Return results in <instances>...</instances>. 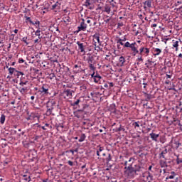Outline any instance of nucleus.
Listing matches in <instances>:
<instances>
[{"label": "nucleus", "mask_w": 182, "mask_h": 182, "mask_svg": "<svg viewBox=\"0 0 182 182\" xmlns=\"http://www.w3.org/2000/svg\"><path fill=\"white\" fill-rule=\"evenodd\" d=\"M151 168H152V166H150L149 167V170H151Z\"/></svg>", "instance_id": "nucleus-64"}, {"label": "nucleus", "mask_w": 182, "mask_h": 182, "mask_svg": "<svg viewBox=\"0 0 182 182\" xmlns=\"http://www.w3.org/2000/svg\"><path fill=\"white\" fill-rule=\"evenodd\" d=\"M23 62H25V60H23V59H22V58L18 59V63H23Z\"/></svg>", "instance_id": "nucleus-43"}, {"label": "nucleus", "mask_w": 182, "mask_h": 182, "mask_svg": "<svg viewBox=\"0 0 182 182\" xmlns=\"http://www.w3.org/2000/svg\"><path fill=\"white\" fill-rule=\"evenodd\" d=\"M100 79H102V76H100L99 74H96L95 76L94 82L95 83H100Z\"/></svg>", "instance_id": "nucleus-15"}, {"label": "nucleus", "mask_w": 182, "mask_h": 182, "mask_svg": "<svg viewBox=\"0 0 182 182\" xmlns=\"http://www.w3.org/2000/svg\"><path fill=\"white\" fill-rule=\"evenodd\" d=\"M33 118L34 122H38V123H39V116L33 115Z\"/></svg>", "instance_id": "nucleus-29"}, {"label": "nucleus", "mask_w": 182, "mask_h": 182, "mask_svg": "<svg viewBox=\"0 0 182 182\" xmlns=\"http://www.w3.org/2000/svg\"><path fill=\"white\" fill-rule=\"evenodd\" d=\"M36 36L38 37V39H42V36H41V29H38L35 33Z\"/></svg>", "instance_id": "nucleus-22"}, {"label": "nucleus", "mask_w": 182, "mask_h": 182, "mask_svg": "<svg viewBox=\"0 0 182 182\" xmlns=\"http://www.w3.org/2000/svg\"><path fill=\"white\" fill-rule=\"evenodd\" d=\"M107 161H112V156L110 154L108 155V158L107 159Z\"/></svg>", "instance_id": "nucleus-40"}, {"label": "nucleus", "mask_w": 182, "mask_h": 182, "mask_svg": "<svg viewBox=\"0 0 182 182\" xmlns=\"http://www.w3.org/2000/svg\"><path fill=\"white\" fill-rule=\"evenodd\" d=\"M39 42H41V40L39 41V39L34 40V43H39Z\"/></svg>", "instance_id": "nucleus-45"}, {"label": "nucleus", "mask_w": 182, "mask_h": 182, "mask_svg": "<svg viewBox=\"0 0 182 182\" xmlns=\"http://www.w3.org/2000/svg\"><path fill=\"white\" fill-rule=\"evenodd\" d=\"M95 76H96V75H95V73H93L91 75V77H93V79H95Z\"/></svg>", "instance_id": "nucleus-52"}, {"label": "nucleus", "mask_w": 182, "mask_h": 182, "mask_svg": "<svg viewBox=\"0 0 182 182\" xmlns=\"http://www.w3.org/2000/svg\"><path fill=\"white\" fill-rule=\"evenodd\" d=\"M124 170V174H126L128 176H132V174L134 173V168H133L132 164H130L129 166H125Z\"/></svg>", "instance_id": "nucleus-3"}, {"label": "nucleus", "mask_w": 182, "mask_h": 182, "mask_svg": "<svg viewBox=\"0 0 182 182\" xmlns=\"http://www.w3.org/2000/svg\"><path fill=\"white\" fill-rule=\"evenodd\" d=\"M85 139H86V134H82L80 137V139H79V140H78V141L80 143H82V141H85Z\"/></svg>", "instance_id": "nucleus-19"}, {"label": "nucleus", "mask_w": 182, "mask_h": 182, "mask_svg": "<svg viewBox=\"0 0 182 182\" xmlns=\"http://www.w3.org/2000/svg\"><path fill=\"white\" fill-rule=\"evenodd\" d=\"M178 58H182V54L180 53V54L178 55Z\"/></svg>", "instance_id": "nucleus-61"}, {"label": "nucleus", "mask_w": 182, "mask_h": 182, "mask_svg": "<svg viewBox=\"0 0 182 182\" xmlns=\"http://www.w3.org/2000/svg\"><path fill=\"white\" fill-rule=\"evenodd\" d=\"M154 56H159V55H160V53H161V50H160V48H155L154 50Z\"/></svg>", "instance_id": "nucleus-17"}, {"label": "nucleus", "mask_w": 182, "mask_h": 182, "mask_svg": "<svg viewBox=\"0 0 182 182\" xmlns=\"http://www.w3.org/2000/svg\"><path fill=\"white\" fill-rule=\"evenodd\" d=\"M38 92L43 95H49V85L48 84H43Z\"/></svg>", "instance_id": "nucleus-2"}, {"label": "nucleus", "mask_w": 182, "mask_h": 182, "mask_svg": "<svg viewBox=\"0 0 182 182\" xmlns=\"http://www.w3.org/2000/svg\"><path fill=\"white\" fill-rule=\"evenodd\" d=\"M132 124L135 129H136V127H140V125L139 124V122H134Z\"/></svg>", "instance_id": "nucleus-32"}, {"label": "nucleus", "mask_w": 182, "mask_h": 182, "mask_svg": "<svg viewBox=\"0 0 182 182\" xmlns=\"http://www.w3.org/2000/svg\"><path fill=\"white\" fill-rule=\"evenodd\" d=\"M55 105L54 102H47V114H52V111L53 110V105Z\"/></svg>", "instance_id": "nucleus-7"}, {"label": "nucleus", "mask_w": 182, "mask_h": 182, "mask_svg": "<svg viewBox=\"0 0 182 182\" xmlns=\"http://www.w3.org/2000/svg\"><path fill=\"white\" fill-rule=\"evenodd\" d=\"M151 28H157V24L154 23L151 26Z\"/></svg>", "instance_id": "nucleus-50"}, {"label": "nucleus", "mask_w": 182, "mask_h": 182, "mask_svg": "<svg viewBox=\"0 0 182 182\" xmlns=\"http://www.w3.org/2000/svg\"><path fill=\"white\" fill-rule=\"evenodd\" d=\"M127 39L126 38V37H124L122 39V42H126Z\"/></svg>", "instance_id": "nucleus-51"}, {"label": "nucleus", "mask_w": 182, "mask_h": 182, "mask_svg": "<svg viewBox=\"0 0 182 182\" xmlns=\"http://www.w3.org/2000/svg\"><path fill=\"white\" fill-rule=\"evenodd\" d=\"M176 176H177V174H176V172L171 171V175L168 178H166V180H168V178L169 180H173V178H174Z\"/></svg>", "instance_id": "nucleus-16"}, {"label": "nucleus", "mask_w": 182, "mask_h": 182, "mask_svg": "<svg viewBox=\"0 0 182 182\" xmlns=\"http://www.w3.org/2000/svg\"><path fill=\"white\" fill-rule=\"evenodd\" d=\"M9 75H14V73L15 74V73L16 72V69L14 68H9Z\"/></svg>", "instance_id": "nucleus-21"}, {"label": "nucleus", "mask_w": 182, "mask_h": 182, "mask_svg": "<svg viewBox=\"0 0 182 182\" xmlns=\"http://www.w3.org/2000/svg\"><path fill=\"white\" fill-rule=\"evenodd\" d=\"M173 48H176V52L178 50V41H173Z\"/></svg>", "instance_id": "nucleus-18"}, {"label": "nucleus", "mask_w": 182, "mask_h": 182, "mask_svg": "<svg viewBox=\"0 0 182 182\" xmlns=\"http://www.w3.org/2000/svg\"><path fill=\"white\" fill-rule=\"evenodd\" d=\"M26 83H28V81L23 82V81L21 80L19 85H20V86H25V85H26Z\"/></svg>", "instance_id": "nucleus-33"}, {"label": "nucleus", "mask_w": 182, "mask_h": 182, "mask_svg": "<svg viewBox=\"0 0 182 182\" xmlns=\"http://www.w3.org/2000/svg\"><path fill=\"white\" fill-rule=\"evenodd\" d=\"M109 87H113L114 84L113 82H109Z\"/></svg>", "instance_id": "nucleus-47"}, {"label": "nucleus", "mask_w": 182, "mask_h": 182, "mask_svg": "<svg viewBox=\"0 0 182 182\" xmlns=\"http://www.w3.org/2000/svg\"><path fill=\"white\" fill-rule=\"evenodd\" d=\"M90 22H91V21H90V20H89V19L87 21V23H90Z\"/></svg>", "instance_id": "nucleus-63"}, {"label": "nucleus", "mask_w": 182, "mask_h": 182, "mask_svg": "<svg viewBox=\"0 0 182 182\" xmlns=\"http://www.w3.org/2000/svg\"><path fill=\"white\" fill-rule=\"evenodd\" d=\"M87 28V24L85 23V18H82V21L80 22V26L77 27L78 31L77 32H80V31H86Z\"/></svg>", "instance_id": "nucleus-5"}, {"label": "nucleus", "mask_w": 182, "mask_h": 182, "mask_svg": "<svg viewBox=\"0 0 182 182\" xmlns=\"http://www.w3.org/2000/svg\"><path fill=\"white\" fill-rule=\"evenodd\" d=\"M117 43H120L122 46H124V43H123V41H122V38H119L117 41Z\"/></svg>", "instance_id": "nucleus-34"}, {"label": "nucleus", "mask_w": 182, "mask_h": 182, "mask_svg": "<svg viewBox=\"0 0 182 182\" xmlns=\"http://www.w3.org/2000/svg\"><path fill=\"white\" fill-rule=\"evenodd\" d=\"M137 60L138 62H143V58L141 56L138 57Z\"/></svg>", "instance_id": "nucleus-42"}, {"label": "nucleus", "mask_w": 182, "mask_h": 182, "mask_svg": "<svg viewBox=\"0 0 182 182\" xmlns=\"http://www.w3.org/2000/svg\"><path fill=\"white\" fill-rule=\"evenodd\" d=\"M26 21H28V22H30V23H31L32 25L35 24L33 23V21H32V20L31 19V17H26Z\"/></svg>", "instance_id": "nucleus-35"}, {"label": "nucleus", "mask_w": 182, "mask_h": 182, "mask_svg": "<svg viewBox=\"0 0 182 182\" xmlns=\"http://www.w3.org/2000/svg\"><path fill=\"white\" fill-rule=\"evenodd\" d=\"M136 46H137V43L136 42L130 43L129 41H127L124 45V48H130L132 52L134 53H139V50Z\"/></svg>", "instance_id": "nucleus-1"}, {"label": "nucleus", "mask_w": 182, "mask_h": 182, "mask_svg": "<svg viewBox=\"0 0 182 182\" xmlns=\"http://www.w3.org/2000/svg\"><path fill=\"white\" fill-rule=\"evenodd\" d=\"M151 8V0H146L144 2V9L147 11L148 9Z\"/></svg>", "instance_id": "nucleus-8"}, {"label": "nucleus", "mask_w": 182, "mask_h": 182, "mask_svg": "<svg viewBox=\"0 0 182 182\" xmlns=\"http://www.w3.org/2000/svg\"><path fill=\"white\" fill-rule=\"evenodd\" d=\"M80 103V100L77 99L75 102L71 104V106H77Z\"/></svg>", "instance_id": "nucleus-27"}, {"label": "nucleus", "mask_w": 182, "mask_h": 182, "mask_svg": "<svg viewBox=\"0 0 182 182\" xmlns=\"http://www.w3.org/2000/svg\"><path fill=\"white\" fill-rule=\"evenodd\" d=\"M166 77L168 79H171V75H168V74H166Z\"/></svg>", "instance_id": "nucleus-48"}, {"label": "nucleus", "mask_w": 182, "mask_h": 182, "mask_svg": "<svg viewBox=\"0 0 182 182\" xmlns=\"http://www.w3.org/2000/svg\"><path fill=\"white\" fill-rule=\"evenodd\" d=\"M119 66H124V63H126V58L121 55L119 58Z\"/></svg>", "instance_id": "nucleus-11"}, {"label": "nucleus", "mask_w": 182, "mask_h": 182, "mask_svg": "<svg viewBox=\"0 0 182 182\" xmlns=\"http://www.w3.org/2000/svg\"><path fill=\"white\" fill-rule=\"evenodd\" d=\"M118 132H124V128L122 127V125L118 128Z\"/></svg>", "instance_id": "nucleus-39"}, {"label": "nucleus", "mask_w": 182, "mask_h": 182, "mask_svg": "<svg viewBox=\"0 0 182 182\" xmlns=\"http://www.w3.org/2000/svg\"><path fill=\"white\" fill-rule=\"evenodd\" d=\"M97 151H99L100 153L102 152V151H103V148L100 147V148H99V150H97Z\"/></svg>", "instance_id": "nucleus-46"}, {"label": "nucleus", "mask_w": 182, "mask_h": 182, "mask_svg": "<svg viewBox=\"0 0 182 182\" xmlns=\"http://www.w3.org/2000/svg\"><path fill=\"white\" fill-rule=\"evenodd\" d=\"M14 33H18V29H15V30L14 31Z\"/></svg>", "instance_id": "nucleus-59"}, {"label": "nucleus", "mask_w": 182, "mask_h": 182, "mask_svg": "<svg viewBox=\"0 0 182 182\" xmlns=\"http://www.w3.org/2000/svg\"><path fill=\"white\" fill-rule=\"evenodd\" d=\"M21 41L22 42H24L26 45H29V42H28V37H23Z\"/></svg>", "instance_id": "nucleus-28"}, {"label": "nucleus", "mask_w": 182, "mask_h": 182, "mask_svg": "<svg viewBox=\"0 0 182 182\" xmlns=\"http://www.w3.org/2000/svg\"><path fill=\"white\" fill-rule=\"evenodd\" d=\"M132 160L134 161V159L130 158L128 161L130 163V161H132Z\"/></svg>", "instance_id": "nucleus-53"}, {"label": "nucleus", "mask_w": 182, "mask_h": 182, "mask_svg": "<svg viewBox=\"0 0 182 182\" xmlns=\"http://www.w3.org/2000/svg\"><path fill=\"white\" fill-rule=\"evenodd\" d=\"M87 63L91 70H96V68L93 65L95 63V58H93V57H89L87 58Z\"/></svg>", "instance_id": "nucleus-6"}, {"label": "nucleus", "mask_w": 182, "mask_h": 182, "mask_svg": "<svg viewBox=\"0 0 182 182\" xmlns=\"http://www.w3.org/2000/svg\"><path fill=\"white\" fill-rule=\"evenodd\" d=\"M58 6V3H55V4H53V6H52V9L53 10V9H56V7Z\"/></svg>", "instance_id": "nucleus-41"}, {"label": "nucleus", "mask_w": 182, "mask_h": 182, "mask_svg": "<svg viewBox=\"0 0 182 182\" xmlns=\"http://www.w3.org/2000/svg\"><path fill=\"white\" fill-rule=\"evenodd\" d=\"M5 119H6L5 115L1 114V118H0V123H1V124H4V123H5Z\"/></svg>", "instance_id": "nucleus-23"}, {"label": "nucleus", "mask_w": 182, "mask_h": 182, "mask_svg": "<svg viewBox=\"0 0 182 182\" xmlns=\"http://www.w3.org/2000/svg\"><path fill=\"white\" fill-rule=\"evenodd\" d=\"M74 68H75V69H77V68H79V66L77 65H75Z\"/></svg>", "instance_id": "nucleus-58"}, {"label": "nucleus", "mask_w": 182, "mask_h": 182, "mask_svg": "<svg viewBox=\"0 0 182 182\" xmlns=\"http://www.w3.org/2000/svg\"><path fill=\"white\" fill-rule=\"evenodd\" d=\"M68 164H69V166H73V162L72 161H68Z\"/></svg>", "instance_id": "nucleus-44"}, {"label": "nucleus", "mask_w": 182, "mask_h": 182, "mask_svg": "<svg viewBox=\"0 0 182 182\" xmlns=\"http://www.w3.org/2000/svg\"><path fill=\"white\" fill-rule=\"evenodd\" d=\"M147 180H149V181H153V176L149 173L147 176Z\"/></svg>", "instance_id": "nucleus-31"}, {"label": "nucleus", "mask_w": 182, "mask_h": 182, "mask_svg": "<svg viewBox=\"0 0 182 182\" xmlns=\"http://www.w3.org/2000/svg\"><path fill=\"white\" fill-rule=\"evenodd\" d=\"M58 127H60L61 129H63V125H59Z\"/></svg>", "instance_id": "nucleus-62"}, {"label": "nucleus", "mask_w": 182, "mask_h": 182, "mask_svg": "<svg viewBox=\"0 0 182 182\" xmlns=\"http://www.w3.org/2000/svg\"><path fill=\"white\" fill-rule=\"evenodd\" d=\"M178 124V126H179V127H180V129L182 132V124L180 122Z\"/></svg>", "instance_id": "nucleus-49"}, {"label": "nucleus", "mask_w": 182, "mask_h": 182, "mask_svg": "<svg viewBox=\"0 0 182 182\" xmlns=\"http://www.w3.org/2000/svg\"><path fill=\"white\" fill-rule=\"evenodd\" d=\"M26 87H23L20 90V93L23 94L25 92V91L26 90Z\"/></svg>", "instance_id": "nucleus-36"}, {"label": "nucleus", "mask_w": 182, "mask_h": 182, "mask_svg": "<svg viewBox=\"0 0 182 182\" xmlns=\"http://www.w3.org/2000/svg\"><path fill=\"white\" fill-rule=\"evenodd\" d=\"M97 156H100V152H99V151H97Z\"/></svg>", "instance_id": "nucleus-56"}, {"label": "nucleus", "mask_w": 182, "mask_h": 182, "mask_svg": "<svg viewBox=\"0 0 182 182\" xmlns=\"http://www.w3.org/2000/svg\"><path fill=\"white\" fill-rule=\"evenodd\" d=\"M81 168H86V164H85V165H83L82 167H81Z\"/></svg>", "instance_id": "nucleus-55"}, {"label": "nucleus", "mask_w": 182, "mask_h": 182, "mask_svg": "<svg viewBox=\"0 0 182 182\" xmlns=\"http://www.w3.org/2000/svg\"><path fill=\"white\" fill-rule=\"evenodd\" d=\"M168 152V151H167V149H165L164 151H161V153L159 154V159H166V154H167V153Z\"/></svg>", "instance_id": "nucleus-13"}, {"label": "nucleus", "mask_w": 182, "mask_h": 182, "mask_svg": "<svg viewBox=\"0 0 182 182\" xmlns=\"http://www.w3.org/2000/svg\"><path fill=\"white\" fill-rule=\"evenodd\" d=\"M73 91L70 90H67L65 91V95L70 99H72V97H73Z\"/></svg>", "instance_id": "nucleus-12"}, {"label": "nucleus", "mask_w": 182, "mask_h": 182, "mask_svg": "<svg viewBox=\"0 0 182 182\" xmlns=\"http://www.w3.org/2000/svg\"><path fill=\"white\" fill-rule=\"evenodd\" d=\"M96 41L100 45V37L99 36H94V42Z\"/></svg>", "instance_id": "nucleus-26"}, {"label": "nucleus", "mask_w": 182, "mask_h": 182, "mask_svg": "<svg viewBox=\"0 0 182 182\" xmlns=\"http://www.w3.org/2000/svg\"><path fill=\"white\" fill-rule=\"evenodd\" d=\"M23 178L25 181H31V176H28V175H23Z\"/></svg>", "instance_id": "nucleus-24"}, {"label": "nucleus", "mask_w": 182, "mask_h": 182, "mask_svg": "<svg viewBox=\"0 0 182 182\" xmlns=\"http://www.w3.org/2000/svg\"><path fill=\"white\" fill-rule=\"evenodd\" d=\"M151 139L153 140V141H159V137L160 136V134H156V133H151L149 134Z\"/></svg>", "instance_id": "nucleus-9"}, {"label": "nucleus", "mask_w": 182, "mask_h": 182, "mask_svg": "<svg viewBox=\"0 0 182 182\" xmlns=\"http://www.w3.org/2000/svg\"><path fill=\"white\" fill-rule=\"evenodd\" d=\"M124 166H125V167H127V161H126L124 162Z\"/></svg>", "instance_id": "nucleus-57"}, {"label": "nucleus", "mask_w": 182, "mask_h": 182, "mask_svg": "<svg viewBox=\"0 0 182 182\" xmlns=\"http://www.w3.org/2000/svg\"><path fill=\"white\" fill-rule=\"evenodd\" d=\"M77 45L78 46V49H80V52L83 53L85 55L86 52L85 51V46H83V43L77 41Z\"/></svg>", "instance_id": "nucleus-10"}, {"label": "nucleus", "mask_w": 182, "mask_h": 182, "mask_svg": "<svg viewBox=\"0 0 182 182\" xmlns=\"http://www.w3.org/2000/svg\"><path fill=\"white\" fill-rule=\"evenodd\" d=\"M34 24L33 25H38V28H39V25H41V21H36L35 23L33 22Z\"/></svg>", "instance_id": "nucleus-38"}, {"label": "nucleus", "mask_w": 182, "mask_h": 182, "mask_svg": "<svg viewBox=\"0 0 182 182\" xmlns=\"http://www.w3.org/2000/svg\"><path fill=\"white\" fill-rule=\"evenodd\" d=\"M104 87H109V85L107 84H105Z\"/></svg>", "instance_id": "nucleus-60"}, {"label": "nucleus", "mask_w": 182, "mask_h": 182, "mask_svg": "<svg viewBox=\"0 0 182 182\" xmlns=\"http://www.w3.org/2000/svg\"><path fill=\"white\" fill-rule=\"evenodd\" d=\"M14 75L17 76V77H19V76H23V72H21V71H18L16 70V73H14Z\"/></svg>", "instance_id": "nucleus-25"}, {"label": "nucleus", "mask_w": 182, "mask_h": 182, "mask_svg": "<svg viewBox=\"0 0 182 182\" xmlns=\"http://www.w3.org/2000/svg\"><path fill=\"white\" fill-rule=\"evenodd\" d=\"M85 6L87 8H88V9H95V7L93 6H92V3H90V1H89V0H87L85 1Z\"/></svg>", "instance_id": "nucleus-14"}, {"label": "nucleus", "mask_w": 182, "mask_h": 182, "mask_svg": "<svg viewBox=\"0 0 182 182\" xmlns=\"http://www.w3.org/2000/svg\"><path fill=\"white\" fill-rule=\"evenodd\" d=\"M112 11V9H110V6L109 5H106L105 6V12H107V14H110V11Z\"/></svg>", "instance_id": "nucleus-20"}, {"label": "nucleus", "mask_w": 182, "mask_h": 182, "mask_svg": "<svg viewBox=\"0 0 182 182\" xmlns=\"http://www.w3.org/2000/svg\"><path fill=\"white\" fill-rule=\"evenodd\" d=\"M176 163H177V164H182V159H180V158H178V156H177Z\"/></svg>", "instance_id": "nucleus-30"}, {"label": "nucleus", "mask_w": 182, "mask_h": 182, "mask_svg": "<svg viewBox=\"0 0 182 182\" xmlns=\"http://www.w3.org/2000/svg\"><path fill=\"white\" fill-rule=\"evenodd\" d=\"M146 99H148V100H150L151 99H153V97L151 96V95L147 94Z\"/></svg>", "instance_id": "nucleus-37"}, {"label": "nucleus", "mask_w": 182, "mask_h": 182, "mask_svg": "<svg viewBox=\"0 0 182 182\" xmlns=\"http://www.w3.org/2000/svg\"><path fill=\"white\" fill-rule=\"evenodd\" d=\"M31 100H35V96H31Z\"/></svg>", "instance_id": "nucleus-54"}, {"label": "nucleus", "mask_w": 182, "mask_h": 182, "mask_svg": "<svg viewBox=\"0 0 182 182\" xmlns=\"http://www.w3.org/2000/svg\"><path fill=\"white\" fill-rule=\"evenodd\" d=\"M138 53H139V55H141L149 56V54L150 53V48H147L146 47H141Z\"/></svg>", "instance_id": "nucleus-4"}]
</instances>
